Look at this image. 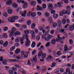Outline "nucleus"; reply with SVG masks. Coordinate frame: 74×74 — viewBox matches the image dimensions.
<instances>
[{
	"label": "nucleus",
	"mask_w": 74,
	"mask_h": 74,
	"mask_svg": "<svg viewBox=\"0 0 74 74\" xmlns=\"http://www.w3.org/2000/svg\"><path fill=\"white\" fill-rule=\"evenodd\" d=\"M37 8H36V10H37V11H40V10H42V8L40 7V5L37 6Z\"/></svg>",
	"instance_id": "ddd939ff"
},
{
	"label": "nucleus",
	"mask_w": 74,
	"mask_h": 74,
	"mask_svg": "<svg viewBox=\"0 0 74 74\" xmlns=\"http://www.w3.org/2000/svg\"><path fill=\"white\" fill-rule=\"evenodd\" d=\"M36 27V24L35 23H32L31 25V28L32 29H34Z\"/></svg>",
	"instance_id": "bb28decb"
},
{
	"label": "nucleus",
	"mask_w": 74,
	"mask_h": 74,
	"mask_svg": "<svg viewBox=\"0 0 74 74\" xmlns=\"http://www.w3.org/2000/svg\"><path fill=\"white\" fill-rule=\"evenodd\" d=\"M8 13L9 14H12V11L11 9L8 10Z\"/></svg>",
	"instance_id": "a19ab883"
},
{
	"label": "nucleus",
	"mask_w": 74,
	"mask_h": 74,
	"mask_svg": "<svg viewBox=\"0 0 74 74\" xmlns=\"http://www.w3.org/2000/svg\"><path fill=\"white\" fill-rule=\"evenodd\" d=\"M37 52V51L36 50H34L32 51V55H34V54L36 53Z\"/></svg>",
	"instance_id": "338daca9"
},
{
	"label": "nucleus",
	"mask_w": 74,
	"mask_h": 74,
	"mask_svg": "<svg viewBox=\"0 0 74 74\" xmlns=\"http://www.w3.org/2000/svg\"><path fill=\"white\" fill-rule=\"evenodd\" d=\"M21 72L22 74H26V71L23 69H22V70L21 71Z\"/></svg>",
	"instance_id": "6e6d98bb"
},
{
	"label": "nucleus",
	"mask_w": 74,
	"mask_h": 74,
	"mask_svg": "<svg viewBox=\"0 0 74 74\" xmlns=\"http://www.w3.org/2000/svg\"><path fill=\"white\" fill-rule=\"evenodd\" d=\"M38 29L39 30H40V31H42L43 30V27L41 26H39L38 27Z\"/></svg>",
	"instance_id": "c03bdc74"
},
{
	"label": "nucleus",
	"mask_w": 74,
	"mask_h": 74,
	"mask_svg": "<svg viewBox=\"0 0 74 74\" xmlns=\"http://www.w3.org/2000/svg\"><path fill=\"white\" fill-rule=\"evenodd\" d=\"M35 46H36V42L34 41H33L31 47L32 48H34V47H35Z\"/></svg>",
	"instance_id": "7c9ffc66"
},
{
	"label": "nucleus",
	"mask_w": 74,
	"mask_h": 74,
	"mask_svg": "<svg viewBox=\"0 0 74 74\" xmlns=\"http://www.w3.org/2000/svg\"><path fill=\"white\" fill-rule=\"evenodd\" d=\"M3 15L5 17H7V16H8V14L5 12H4L3 13Z\"/></svg>",
	"instance_id": "09e8293b"
},
{
	"label": "nucleus",
	"mask_w": 74,
	"mask_h": 74,
	"mask_svg": "<svg viewBox=\"0 0 74 74\" xmlns=\"http://www.w3.org/2000/svg\"><path fill=\"white\" fill-rule=\"evenodd\" d=\"M3 36L5 38H8V36H7V33H4L3 34Z\"/></svg>",
	"instance_id": "72a5a7b5"
},
{
	"label": "nucleus",
	"mask_w": 74,
	"mask_h": 74,
	"mask_svg": "<svg viewBox=\"0 0 74 74\" xmlns=\"http://www.w3.org/2000/svg\"><path fill=\"white\" fill-rule=\"evenodd\" d=\"M52 59V56H49L47 57L46 58V60L47 62H50Z\"/></svg>",
	"instance_id": "0eeeda50"
},
{
	"label": "nucleus",
	"mask_w": 74,
	"mask_h": 74,
	"mask_svg": "<svg viewBox=\"0 0 74 74\" xmlns=\"http://www.w3.org/2000/svg\"><path fill=\"white\" fill-rule=\"evenodd\" d=\"M12 69L13 71H16V70H17V69H16V68L14 67H12Z\"/></svg>",
	"instance_id": "69168bd1"
},
{
	"label": "nucleus",
	"mask_w": 74,
	"mask_h": 74,
	"mask_svg": "<svg viewBox=\"0 0 74 74\" xmlns=\"http://www.w3.org/2000/svg\"><path fill=\"white\" fill-rule=\"evenodd\" d=\"M45 29L48 30L47 31V33H49L50 32V27L49 26H47L45 28Z\"/></svg>",
	"instance_id": "4468645a"
},
{
	"label": "nucleus",
	"mask_w": 74,
	"mask_h": 74,
	"mask_svg": "<svg viewBox=\"0 0 74 74\" xmlns=\"http://www.w3.org/2000/svg\"><path fill=\"white\" fill-rule=\"evenodd\" d=\"M33 62H34L35 64H36V62H37V58H35L33 57Z\"/></svg>",
	"instance_id": "ea45409f"
},
{
	"label": "nucleus",
	"mask_w": 74,
	"mask_h": 74,
	"mask_svg": "<svg viewBox=\"0 0 74 74\" xmlns=\"http://www.w3.org/2000/svg\"><path fill=\"white\" fill-rule=\"evenodd\" d=\"M45 15L47 18H48L50 15V14L49 12H46L45 13Z\"/></svg>",
	"instance_id": "c85d7f7f"
},
{
	"label": "nucleus",
	"mask_w": 74,
	"mask_h": 74,
	"mask_svg": "<svg viewBox=\"0 0 74 74\" xmlns=\"http://www.w3.org/2000/svg\"><path fill=\"white\" fill-rule=\"evenodd\" d=\"M58 31L59 32H60V33H63V32H64V29H60Z\"/></svg>",
	"instance_id": "de8ad7c7"
},
{
	"label": "nucleus",
	"mask_w": 74,
	"mask_h": 74,
	"mask_svg": "<svg viewBox=\"0 0 74 74\" xmlns=\"http://www.w3.org/2000/svg\"><path fill=\"white\" fill-rule=\"evenodd\" d=\"M36 15V13L35 12L31 13V16L32 17L35 16Z\"/></svg>",
	"instance_id": "58836bf2"
},
{
	"label": "nucleus",
	"mask_w": 74,
	"mask_h": 74,
	"mask_svg": "<svg viewBox=\"0 0 74 74\" xmlns=\"http://www.w3.org/2000/svg\"><path fill=\"white\" fill-rule=\"evenodd\" d=\"M46 53H44L42 54L41 58L42 59H45L46 58Z\"/></svg>",
	"instance_id": "c756f323"
},
{
	"label": "nucleus",
	"mask_w": 74,
	"mask_h": 74,
	"mask_svg": "<svg viewBox=\"0 0 74 74\" xmlns=\"http://www.w3.org/2000/svg\"><path fill=\"white\" fill-rule=\"evenodd\" d=\"M24 32L26 34H29L30 33V31L28 30H24Z\"/></svg>",
	"instance_id": "aec40b11"
},
{
	"label": "nucleus",
	"mask_w": 74,
	"mask_h": 74,
	"mask_svg": "<svg viewBox=\"0 0 74 74\" xmlns=\"http://www.w3.org/2000/svg\"><path fill=\"white\" fill-rule=\"evenodd\" d=\"M69 29L71 31H73V30H74V25H71L69 27Z\"/></svg>",
	"instance_id": "6ab92c4d"
},
{
	"label": "nucleus",
	"mask_w": 74,
	"mask_h": 74,
	"mask_svg": "<svg viewBox=\"0 0 74 74\" xmlns=\"http://www.w3.org/2000/svg\"><path fill=\"white\" fill-rule=\"evenodd\" d=\"M25 21V19L23 18H21V19L18 20V22L20 23H22L23 22Z\"/></svg>",
	"instance_id": "cd10ccee"
},
{
	"label": "nucleus",
	"mask_w": 74,
	"mask_h": 74,
	"mask_svg": "<svg viewBox=\"0 0 74 74\" xmlns=\"http://www.w3.org/2000/svg\"><path fill=\"white\" fill-rule=\"evenodd\" d=\"M57 25H58L57 23H54L53 24V27H56L57 26Z\"/></svg>",
	"instance_id": "13d9d810"
},
{
	"label": "nucleus",
	"mask_w": 74,
	"mask_h": 74,
	"mask_svg": "<svg viewBox=\"0 0 74 74\" xmlns=\"http://www.w3.org/2000/svg\"><path fill=\"white\" fill-rule=\"evenodd\" d=\"M47 70V68L45 67L43 69L42 71V73H44V71H46Z\"/></svg>",
	"instance_id": "e2e57ef3"
},
{
	"label": "nucleus",
	"mask_w": 74,
	"mask_h": 74,
	"mask_svg": "<svg viewBox=\"0 0 74 74\" xmlns=\"http://www.w3.org/2000/svg\"><path fill=\"white\" fill-rule=\"evenodd\" d=\"M15 49V47L12 46V47L10 48V51L11 52L13 51L14 49Z\"/></svg>",
	"instance_id": "f704fd0d"
},
{
	"label": "nucleus",
	"mask_w": 74,
	"mask_h": 74,
	"mask_svg": "<svg viewBox=\"0 0 74 74\" xmlns=\"http://www.w3.org/2000/svg\"><path fill=\"white\" fill-rule=\"evenodd\" d=\"M12 3V0H9L7 1L6 2V4H7V5H11Z\"/></svg>",
	"instance_id": "39448f33"
},
{
	"label": "nucleus",
	"mask_w": 74,
	"mask_h": 74,
	"mask_svg": "<svg viewBox=\"0 0 74 74\" xmlns=\"http://www.w3.org/2000/svg\"><path fill=\"white\" fill-rule=\"evenodd\" d=\"M8 41H6L5 42V43L3 44V47H7V45H8Z\"/></svg>",
	"instance_id": "e433bc0d"
},
{
	"label": "nucleus",
	"mask_w": 74,
	"mask_h": 74,
	"mask_svg": "<svg viewBox=\"0 0 74 74\" xmlns=\"http://www.w3.org/2000/svg\"><path fill=\"white\" fill-rule=\"evenodd\" d=\"M26 12H27V11L25 10V11H24V13H23V14H21V16H23L24 17L26 16Z\"/></svg>",
	"instance_id": "412c9836"
},
{
	"label": "nucleus",
	"mask_w": 74,
	"mask_h": 74,
	"mask_svg": "<svg viewBox=\"0 0 74 74\" xmlns=\"http://www.w3.org/2000/svg\"><path fill=\"white\" fill-rule=\"evenodd\" d=\"M30 41L29 39L27 38V41L25 42V46L26 47H29L30 46Z\"/></svg>",
	"instance_id": "20e7f679"
},
{
	"label": "nucleus",
	"mask_w": 74,
	"mask_h": 74,
	"mask_svg": "<svg viewBox=\"0 0 74 74\" xmlns=\"http://www.w3.org/2000/svg\"><path fill=\"white\" fill-rule=\"evenodd\" d=\"M69 41L70 44H71V45L73 44V40L71 39H70Z\"/></svg>",
	"instance_id": "680f3d73"
},
{
	"label": "nucleus",
	"mask_w": 74,
	"mask_h": 74,
	"mask_svg": "<svg viewBox=\"0 0 74 74\" xmlns=\"http://www.w3.org/2000/svg\"><path fill=\"white\" fill-rule=\"evenodd\" d=\"M12 5L13 8H17L18 6V5L16 3H13L12 4Z\"/></svg>",
	"instance_id": "423d86ee"
},
{
	"label": "nucleus",
	"mask_w": 74,
	"mask_h": 74,
	"mask_svg": "<svg viewBox=\"0 0 74 74\" xmlns=\"http://www.w3.org/2000/svg\"><path fill=\"white\" fill-rule=\"evenodd\" d=\"M62 23L63 25H65L66 23V21L65 18H63L62 20Z\"/></svg>",
	"instance_id": "4c0bfd02"
},
{
	"label": "nucleus",
	"mask_w": 74,
	"mask_h": 74,
	"mask_svg": "<svg viewBox=\"0 0 74 74\" xmlns=\"http://www.w3.org/2000/svg\"><path fill=\"white\" fill-rule=\"evenodd\" d=\"M30 33L31 34L32 38L33 39H34L36 38V36H35V32H34V31H30Z\"/></svg>",
	"instance_id": "f03ea898"
},
{
	"label": "nucleus",
	"mask_w": 74,
	"mask_h": 74,
	"mask_svg": "<svg viewBox=\"0 0 74 74\" xmlns=\"http://www.w3.org/2000/svg\"><path fill=\"white\" fill-rule=\"evenodd\" d=\"M21 34L20 32H19L18 31H16L14 33V35L15 36H17L18 35V36H20L21 35Z\"/></svg>",
	"instance_id": "2eb2a0df"
},
{
	"label": "nucleus",
	"mask_w": 74,
	"mask_h": 74,
	"mask_svg": "<svg viewBox=\"0 0 74 74\" xmlns=\"http://www.w3.org/2000/svg\"><path fill=\"white\" fill-rule=\"evenodd\" d=\"M8 30V28L7 27H4L3 28V31L4 32H6Z\"/></svg>",
	"instance_id": "37998d69"
},
{
	"label": "nucleus",
	"mask_w": 74,
	"mask_h": 74,
	"mask_svg": "<svg viewBox=\"0 0 74 74\" xmlns=\"http://www.w3.org/2000/svg\"><path fill=\"white\" fill-rule=\"evenodd\" d=\"M11 61H12V62H19V60H16L15 59L11 60Z\"/></svg>",
	"instance_id": "603ef678"
},
{
	"label": "nucleus",
	"mask_w": 74,
	"mask_h": 74,
	"mask_svg": "<svg viewBox=\"0 0 74 74\" xmlns=\"http://www.w3.org/2000/svg\"><path fill=\"white\" fill-rule=\"evenodd\" d=\"M25 38H27V39L29 37V36L27 35H25L24 34L23 35V38H25Z\"/></svg>",
	"instance_id": "3c124183"
},
{
	"label": "nucleus",
	"mask_w": 74,
	"mask_h": 74,
	"mask_svg": "<svg viewBox=\"0 0 74 74\" xmlns=\"http://www.w3.org/2000/svg\"><path fill=\"white\" fill-rule=\"evenodd\" d=\"M51 44H55L56 43V40L55 39H53L51 40Z\"/></svg>",
	"instance_id": "4be33fe9"
},
{
	"label": "nucleus",
	"mask_w": 74,
	"mask_h": 74,
	"mask_svg": "<svg viewBox=\"0 0 74 74\" xmlns=\"http://www.w3.org/2000/svg\"><path fill=\"white\" fill-rule=\"evenodd\" d=\"M15 26L17 27H20L21 26V25L18 23H16L15 24Z\"/></svg>",
	"instance_id": "bf43d9fd"
},
{
	"label": "nucleus",
	"mask_w": 74,
	"mask_h": 74,
	"mask_svg": "<svg viewBox=\"0 0 74 74\" xmlns=\"http://www.w3.org/2000/svg\"><path fill=\"white\" fill-rule=\"evenodd\" d=\"M21 38L19 37L16 39L15 40V42H20V39Z\"/></svg>",
	"instance_id": "a211bd4d"
},
{
	"label": "nucleus",
	"mask_w": 74,
	"mask_h": 74,
	"mask_svg": "<svg viewBox=\"0 0 74 74\" xmlns=\"http://www.w3.org/2000/svg\"><path fill=\"white\" fill-rule=\"evenodd\" d=\"M12 30L13 31H16L17 30V29L16 27H14L12 28Z\"/></svg>",
	"instance_id": "4d7b16f0"
},
{
	"label": "nucleus",
	"mask_w": 74,
	"mask_h": 74,
	"mask_svg": "<svg viewBox=\"0 0 74 74\" xmlns=\"http://www.w3.org/2000/svg\"><path fill=\"white\" fill-rule=\"evenodd\" d=\"M59 13L60 14V16H63V15H66V10H63L62 11H60L59 12Z\"/></svg>",
	"instance_id": "f257e3e1"
},
{
	"label": "nucleus",
	"mask_w": 74,
	"mask_h": 74,
	"mask_svg": "<svg viewBox=\"0 0 74 74\" xmlns=\"http://www.w3.org/2000/svg\"><path fill=\"white\" fill-rule=\"evenodd\" d=\"M31 12H28L27 14V15L28 17H29V16H30V15H31Z\"/></svg>",
	"instance_id": "052dcab7"
},
{
	"label": "nucleus",
	"mask_w": 74,
	"mask_h": 74,
	"mask_svg": "<svg viewBox=\"0 0 74 74\" xmlns=\"http://www.w3.org/2000/svg\"><path fill=\"white\" fill-rule=\"evenodd\" d=\"M48 7L49 10H52L53 9V4L52 3H49L48 4Z\"/></svg>",
	"instance_id": "7ed1b4c3"
},
{
	"label": "nucleus",
	"mask_w": 74,
	"mask_h": 74,
	"mask_svg": "<svg viewBox=\"0 0 74 74\" xmlns=\"http://www.w3.org/2000/svg\"><path fill=\"white\" fill-rule=\"evenodd\" d=\"M66 66L67 67H71V64H66Z\"/></svg>",
	"instance_id": "0e129e2a"
},
{
	"label": "nucleus",
	"mask_w": 74,
	"mask_h": 74,
	"mask_svg": "<svg viewBox=\"0 0 74 74\" xmlns=\"http://www.w3.org/2000/svg\"><path fill=\"white\" fill-rule=\"evenodd\" d=\"M62 40V38L60 37L59 36H58V37L56 39V41H57V42H59V41H60Z\"/></svg>",
	"instance_id": "9b49d317"
},
{
	"label": "nucleus",
	"mask_w": 74,
	"mask_h": 74,
	"mask_svg": "<svg viewBox=\"0 0 74 74\" xmlns=\"http://www.w3.org/2000/svg\"><path fill=\"white\" fill-rule=\"evenodd\" d=\"M47 37L49 38V39H51V38H53V36L49 34L47 36Z\"/></svg>",
	"instance_id": "79ce46f5"
},
{
	"label": "nucleus",
	"mask_w": 74,
	"mask_h": 74,
	"mask_svg": "<svg viewBox=\"0 0 74 74\" xmlns=\"http://www.w3.org/2000/svg\"><path fill=\"white\" fill-rule=\"evenodd\" d=\"M49 21V22L50 23L52 24V23H53V21H52V18L51 17H50L48 19Z\"/></svg>",
	"instance_id": "2f4dec72"
},
{
	"label": "nucleus",
	"mask_w": 74,
	"mask_h": 74,
	"mask_svg": "<svg viewBox=\"0 0 74 74\" xmlns=\"http://www.w3.org/2000/svg\"><path fill=\"white\" fill-rule=\"evenodd\" d=\"M13 19H12V17H9L8 19V21L9 22H15L14 21H12Z\"/></svg>",
	"instance_id": "b1692460"
},
{
	"label": "nucleus",
	"mask_w": 74,
	"mask_h": 74,
	"mask_svg": "<svg viewBox=\"0 0 74 74\" xmlns=\"http://www.w3.org/2000/svg\"><path fill=\"white\" fill-rule=\"evenodd\" d=\"M27 24L28 26H30L31 25V21L30 20L28 21L27 22Z\"/></svg>",
	"instance_id": "a18cd8bd"
},
{
	"label": "nucleus",
	"mask_w": 74,
	"mask_h": 74,
	"mask_svg": "<svg viewBox=\"0 0 74 74\" xmlns=\"http://www.w3.org/2000/svg\"><path fill=\"white\" fill-rule=\"evenodd\" d=\"M65 12H66V14H67L68 15H70V14L71 13V12L70 10H65Z\"/></svg>",
	"instance_id": "c9c22d12"
},
{
	"label": "nucleus",
	"mask_w": 74,
	"mask_h": 74,
	"mask_svg": "<svg viewBox=\"0 0 74 74\" xmlns=\"http://www.w3.org/2000/svg\"><path fill=\"white\" fill-rule=\"evenodd\" d=\"M22 27L23 28L25 29H27V26L26 25H22Z\"/></svg>",
	"instance_id": "5fc2aeb1"
},
{
	"label": "nucleus",
	"mask_w": 74,
	"mask_h": 74,
	"mask_svg": "<svg viewBox=\"0 0 74 74\" xmlns=\"http://www.w3.org/2000/svg\"><path fill=\"white\" fill-rule=\"evenodd\" d=\"M21 56H24V58H26V52L25 51H22L21 52Z\"/></svg>",
	"instance_id": "1a4fd4ad"
},
{
	"label": "nucleus",
	"mask_w": 74,
	"mask_h": 74,
	"mask_svg": "<svg viewBox=\"0 0 74 74\" xmlns=\"http://www.w3.org/2000/svg\"><path fill=\"white\" fill-rule=\"evenodd\" d=\"M27 65H28V66H32V63L31 62H30V60H28V62L27 63Z\"/></svg>",
	"instance_id": "864d4df0"
},
{
	"label": "nucleus",
	"mask_w": 74,
	"mask_h": 74,
	"mask_svg": "<svg viewBox=\"0 0 74 74\" xmlns=\"http://www.w3.org/2000/svg\"><path fill=\"white\" fill-rule=\"evenodd\" d=\"M15 34V32L12 31L11 32V33L9 34V36L10 37H13L14 36V34Z\"/></svg>",
	"instance_id": "9d476101"
},
{
	"label": "nucleus",
	"mask_w": 74,
	"mask_h": 74,
	"mask_svg": "<svg viewBox=\"0 0 74 74\" xmlns=\"http://www.w3.org/2000/svg\"><path fill=\"white\" fill-rule=\"evenodd\" d=\"M19 17L18 16H13L12 17V18L13 20H16L18 19Z\"/></svg>",
	"instance_id": "a878e982"
},
{
	"label": "nucleus",
	"mask_w": 74,
	"mask_h": 74,
	"mask_svg": "<svg viewBox=\"0 0 74 74\" xmlns=\"http://www.w3.org/2000/svg\"><path fill=\"white\" fill-rule=\"evenodd\" d=\"M8 72L9 74H14V71L12 70H9Z\"/></svg>",
	"instance_id": "49530a36"
},
{
	"label": "nucleus",
	"mask_w": 74,
	"mask_h": 74,
	"mask_svg": "<svg viewBox=\"0 0 74 74\" xmlns=\"http://www.w3.org/2000/svg\"><path fill=\"white\" fill-rule=\"evenodd\" d=\"M20 51H21L20 49H17L15 51V53L16 54H18V53H19Z\"/></svg>",
	"instance_id": "dca6fc26"
},
{
	"label": "nucleus",
	"mask_w": 74,
	"mask_h": 74,
	"mask_svg": "<svg viewBox=\"0 0 74 74\" xmlns=\"http://www.w3.org/2000/svg\"><path fill=\"white\" fill-rule=\"evenodd\" d=\"M32 5H35L36 4V2L34 1H32L31 3Z\"/></svg>",
	"instance_id": "393cba45"
},
{
	"label": "nucleus",
	"mask_w": 74,
	"mask_h": 74,
	"mask_svg": "<svg viewBox=\"0 0 74 74\" xmlns=\"http://www.w3.org/2000/svg\"><path fill=\"white\" fill-rule=\"evenodd\" d=\"M51 42H47L46 44L45 45V46L46 47H49V46H51Z\"/></svg>",
	"instance_id": "473e14b6"
},
{
	"label": "nucleus",
	"mask_w": 74,
	"mask_h": 74,
	"mask_svg": "<svg viewBox=\"0 0 74 74\" xmlns=\"http://www.w3.org/2000/svg\"><path fill=\"white\" fill-rule=\"evenodd\" d=\"M68 50H69V49H68V47H67V45H65L64 46V51L65 52H67V51Z\"/></svg>",
	"instance_id": "f3484780"
},
{
	"label": "nucleus",
	"mask_w": 74,
	"mask_h": 74,
	"mask_svg": "<svg viewBox=\"0 0 74 74\" xmlns=\"http://www.w3.org/2000/svg\"><path fill=\"white\" fill-rule=\"evenodd\" d=\"M54 19H57L59 16V15L56 14H53V16Z\"/></svg>",
	"instance_id": "f8f14e48"
},
{
	"label": "nucleus",
	"mask_w": 74,
	"mask_h": 74,
	"mask_svg": "<svg viewBox=\"0 0 74 74\" xmlns=\"http://www.w3.org/2000/svg\"><path fill=\"white\" fill-rule=\"evenodd\" d=\"M43 53V51H39L38 53V56H41L42 55Z\"/></svg>",
	"instance_id": "5701e85b"
},
{
	"label": "nucleus",
	"mask_w": 74,
	"mask_h": 74,
	"mask_svg": "<svg viewBox=\"0 0 74 74\" xmlns=\"http://www.w3.org/2000/svg\"><path fill=\"white\" fill-rule=\"evenodd\" d=\"M27 7H28V3H27V2H25L23 6V8H27Z\"/></svg>",
	"instance_id": "6e6552de"
},
{
	"label": "nucleus",
	"mask_w": 74,
	"mask_h": 74,
	"mask_svg": "<svg viewBox=\"0 0 74 74\" xmlns=\"http://www.w3.org/2000/svg\"><path fill=\"white\" fill-rule=\"evenodd\" d=\"M56 54L57 55H61V52L60 51H59L57 52Z\"/></svg>",
	"instance_id": "774afa93"
},
{
	"label": "nucleus",
	"mask_w": 74,
	"mask_h": 74,
	"mask_svg": "<svg viewBox=\"0 0 74 74\" xmlns=\"http://www.w3.org/2000/svg\"><path fill=\"white\" fill-rule=\"evenodd\" d=\"M42 8L44 9H45L47 8V5L45 3H43L42 5Z\"/></svg>",
	"instance_id": "8fccbe9b"
}]
</instances>
